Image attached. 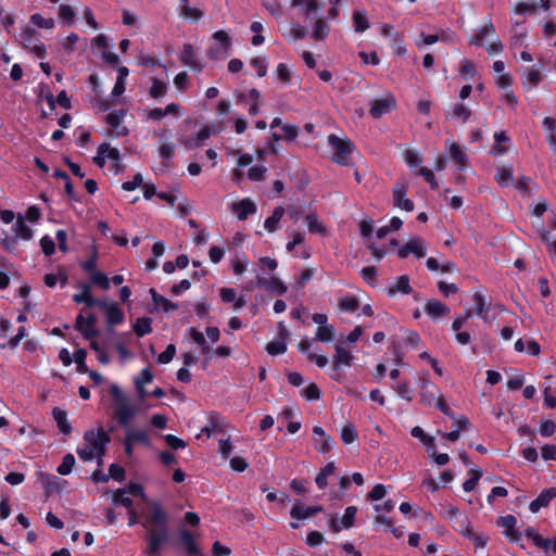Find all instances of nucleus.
<instances>
[{"mask_svg":"<svg viewBox=\"0 0 556 556\" xmlns=\"http://www.w3.org/2000/svg\"><path fill=\"white\" fill-rule=\"evenodd\" d=\"M328 144L333 151V162L343 166L352 165V153L355 147L349 138L331 134L328 136Z\"/></svg>","mask_w":556,"mask_h":556,"instance_id":"7ed1b4c3","label":"nucleus"},{"mask_svg":"<svg viewBox=\"0 0 556 556\" xmlns=\"http://www.w3.org/2000/svg\"><path fill=\"white\" fill-rule=\"evenodd\" d=\"M75 329L79 331L85 339L90 340L94 338L98 334V331L94 326L89 325L87 321H85V317L83 314H79L76 317L75 321Z\"/></svg>","mask_w":556,"mask_h":556,"instance_id":"6ab92c4d","label":"nucleus"},{"mask_svg":"<svg viewBox=\"0 0 556 556\" xmlns=\"http://www.w3.org/2000/svg\"><path fill=\"white\" fill-rule=\"evenodd\" d=\"M496 181L501 186H508L513 181V170L509 167H501L495 175Z\"/></svg>","mask_w":556,"mask_h":556,"instance_id":"09e8293b","label":"nucleus"},{"mask_svg":"<svg viewBox=\"0 0 556 556\" xmlns=\"http://www.w3.org/2000/svg\"><path fill=\"white\" fill-rule=\"evenodd\" d=\"M151 328V319L150 318H139L134 324V331L138 337H143L147 333H150Z\"/></svg>","mask_w":556,"mask_h":556,"instance_id":"49530a36","label":"nucleus"},{"mask_svg":"<svg viewBox=\"0 0 556 556\" xmlns=\"http://www.w3.org/2000/svg\"><path fill=\"white\" fill-rule=\"evenodd\" d=\"M223 419L219 415L213 414L208 419V424L202 428L201 433H205L207 437L219 433L223 431Z\"/></svg>","mask_w":556,"mask_h":556,"instance_id":"5701e85b","label":"nucleus"},{"mask_svg":"<svg viewBox=\"0 0 556 556\" xmlns=\"http://www.w3.org/2000/svg\"><path fill=\"white\" fill-rule=\"evenodd\" d=\"M20 42L24 48L30 50L37 56L43 58L46 55V47L39 42L34 29L28 27L23 29L20 36Z\"/></svg>","mask_w":556,"mask_h":556,"instance_id":"20e7f679","label":"nucleus"},{"mask_svg":"<svg viewBox=\"0 0 556 556\" xmlns=\"http://www.w3.org/2000/svg\"><path fill=\"white\" fill-rule=\"evenodd\" d=\"M109 442L110 437L103 429L87 431L84 435V445L77 448V454L84 462H90L97 457L98 466H102Z\"/></svg>","mask_w":556,"mask_h":556,"instance_id":"f257e3e1","label":"nucleus"},{"mask_svg":"<svg viewBox=\"0 0 556 556\" xmlns=\"http://www.w3.org/2000/svg\"><path fill=\"white\" fill-rule=\"evenodd\" d=\"M287 350V345L285 340H275L266 345V351L270 355H278L285 353Z\"/></svg>","mask_w":556,"mask_h":556,"instance_id":"5fc2aeb1","label":"nucleus"},{"mask_svg":"<svg viewBox=\"0 0 556 556\" xmlns=\"http://www.w3.org/2000/svg\"><path fill=\"white\" fill-rule=\"evenodd\" d=\"M329 34V26L323 18H318L314 25L313 37L315 40H324Z\"/></svg>","mask_w":556,"mask_h":556,"instance_id":"37998d69","label":"nucleus"},{"mask_svg":"<svg viewBox=\"0 0 556 556\" xmlns=\"http://www.w3.org/2000/svg\"><path fill=\"white\" fill-rule=\"evenodd\" d=\"M305 222L309 232L323 235L326 232L325 226L318 220L315 214H308L305 216Z\"/></svg>","mask_w":556,"mask_h":556,"instance_id":"ea45409f","label":"nucleus"},{"mask_svg":"<svg viewBox=\"0 0 556 556\" xmlns=\"http://www.w3.org/2000/svg\"><path fill=\"white\" fill-rule=\"evenodd\" d=\"M334 470H336V465H334V463L330 462L316 476L315 482L319 489H325L327 486V478L329 476H332L334 473Z\"/></svg>","mask_w":556,"mask_h":556,"instance_id":"e433bc0d","label":"nucleus"},{"mask_svg":"<svg viewBox=\"0 0 556 556\" xmlns=\"http://www.w3.org/2000/svg\"><path fill=\"white\" fill-rule=\"evenodd\" d=\"M52 415L58 425L59 430L64 434H70L72 431V426L67 420L66 412L59 407H55L52 410Z\"/></svg>","mask_w":556,"mask_h":556,"instance_id":"aec40b11","label":"nucleus"},{"mask_svg":"<svg viewBox=\"0 0 556 556\" xmlns=\"http://www.w3.org/2000/svg\"><path fill=\"white\" fill-rule=\"evenodd\" d=\"M13 231L17 239L30 240L33 238V230L25 224L22 216H17Z\"/></svg>","mask_w":556,"mask_h":556,"instance_id":"393cba45","label":"nucleus"},{"mask_svg":"<svg viewBox=\"0 0 556 556\" xmlns=\"http://www.w3.org/2000/svg\"><path fill=\"white\" fill-rule=\"evenodd\" d=\"M176 354V348L174 344H168L164 352H162L159 357L157 362L160 364H167L169 363Z\"/></svg>","mask_w":556,"mask_h":556,"instance_id":"69168bd1","label":"nucleus"},{"mask_svg":"<svg viewBox=\"0 0 556 556\" xmlns=\"http://www.w3.org/2000/svg\"><path fill=\"white\" fill-rule=\"evenodd\" d=\"M495 29L492 23L484 25L471 39L470 45L481 46L483 40L494 35Z\"/></svg>","mask_w":556,"mask_h":556,"instance_id":"c9c22d12","label":"nucleus"},{"mask_svg":"<svg viewBox=\"0 0 556 556\" xmlns=\"http://www.w3.org/2000/svg\"><path fill=\"white\" fill-rule=\"evenodd\" d=\"M136 414V408L128 401L116 404V417L122 426L127 427Z\"/></svg>","mask_w":556,"mask_h":556,"instance_id":"9b49d317","label":"nucleus"},{"mask_svg":"<svg viewBox=\"0 0 556 556\" xmlns=\"http://www.w3.org/2000/svg\"><path fill=\"white\" fill-rule=\"evenodd\" d=\"M189 332H190V336H191L192 340L197 344L201 345L203 353L206 354L210 351V348L206 344V340L204 338V334L202 332L198 331L194 328H190Z\"/></svg>","mask_w":556,"mask_h":556,"instance_id":"680f3d73","label":"nucleus"},{"mask_svg":"<svg viewBox=\"0 0 556 556\" xmlns=\"http://www.w3.org/2000/svg\"><path fill=\"white\" fill-rule=\"evenodd\" d=\"M410 434L414 438L419 439L427 447L430 448L433 446L434 439L432 437L427 435L419 426L414 427L410 431Z\"/></svg>","mask_w":556,"mask_h":556,"instance_id":"864d4df0","label":"nucleus"},{"mask_svg":"<svg viewBox=\"0 0 556 556\" xmlns=\"http://www.w3.org/2000/svg\"><path fill=\"white\" fill-rule=\"evenodd\" d=\"M425 312L433 319L446 316L450 314V308L438 300H430L425 306Z\"/></svg>","mask_w":556,"mask_h":556,"instance_id":"dca6fc26","label":"nucleus"},{"mask_svg":"<svg viewBox=\"0 0 556 556\" xmlns=\"http://www.w3.org/2000/svg\"><path fill=\"white\" fill-rule=\"evenodd\" d=\"M100 153L105 155V159H109L112 161V170L117 174L122 170L121 165V154L118 149L113 148L110 146V143H102L100 144Z\"/></svg>","mask_w":556,"mask_h":556,"instance_id":"4468645a","label":"nucleus"},{"mask_svg":"<svg viewBox=\"0 0 556 556\" xmlns=\"http://www.w3.org/2000/svg\"><path fill=\"white\" fill-rule=\"evenodd\" d=\"M180 540L188 554L192 555L199 553V548L191 532L186 529H181Z\"/></svg>","mask_w":556,"mask_h":556,"instance_id":"2f4dec72","label":"nucleus"},{"mask_svg":"<svg viewBox=\"0 0 556 556\" xmlns=\"http://www.w3.org/2000/svg\"><path fill=\"white\" fill-rule=\"evenodd\" d=\"M213 39L222 48L223 56H227L231 47V39L225 30H217L213 34Z\"/></svg>","mask_w":556,"mask_h":556,"instance_id":"bb28decb","label":"nucleus"},{"mask_svg":"<svg viewBox=\"0 0 556 556\" xmlns=\"http://www.w3.org/2000/svg\"><path fill=\"white\" fill-rule=\"evenodd\" d=\"M469 475H470V478L463 483V489L466 492H470L476 488L479 479L482 476V470L478 469V468H473V469H470Z\"/></svg>","mask_w":556,"mask_h":556,"instance_id":"c03bdc74","label":"nucleus"},{"mask_svg":"<svg viewBox=\"0 0 556 556\" xmlns=\"http://www.w3.org/2000/svg\"><path fill=\"white\" fill-rule=\"evenodd\" d=\"M285 214V208L278 206L274 210L273 215L266 218L264 227L267 231L274 232L278 228V224Z\"/></svg>","mask_w":556,"mask_h":556,"instance_id":"473e14b6","label":"nucleus"},{"mask_svg":"<svg viewBox=\"0 0 556 556\" xmlns=\"http://www.w3.org/2000/svg\"><path fill=\"white\" fill-rule=\"evenodd\" d=\"M151 81L152 86L149 90L150 97L153 99L162 98L167 91V85L155 77L151 78Z\"/></svg>","mask_w":556,"mask_h":556,"instance_id":"58836bf2","label":"nucleus"},{"mask_svg":"<svg viewBox=\"0 0 556 556\" xmlns=\"http://www.w3.org/2000/svg\"><path fill=\"white\" fill-rule=\"evenodd\" d=\"M341 440L344 444H351L357 439V432L353 425L348 424L341 429Z\"/></svg>","mask_w":556,"mask_h":556,"instance_id":"de8ad7c7","label":"nucleus"},{"mask_svg":"<svg viewBox=\"0 0 556 556\" xmlns=\"http://www.w3.org/2000/svg\"><path fill=\"white\" fill-rule=\"evenodd\" d=\"M396 106L395 98L391 94H388L384 98L376 99L371 101L370 104V114L374 118H379L383 114H387L394 110Z\"/></svg>","mask_w":556,"mask_h":556,"instance_id":"39448f33","label":"nucleus"},{"mask_svg":"<svg viewBox=\"0 0 556 556\" xmlns=\"http://www.w3.org/2000/svg\"><path fill=\"white\" fill-rule=\"evenodd\" d=\"M525 534L527 538L533 541V543L543 549H547V544L545 543L546 540L543 539L533 528H528L525 531Z\"/></svg>","mask_w":556,"mask_h":556,"instance_id":"4d7b16f0","label":"nucleus"},{"mask_svg":"<svg viewBox=\"0 0 556 556\" xmlns=\"http://www.w3.org/2000/svg\"><path fill=\"white\" fill-rule=\"evenodd\" d=\"M353 358L352 352L345 349L341 343L336 346V354L333 356L334 367L341 365L351 366Z\"/></svg>","mask_w":556,"mask_h":556,"instance_id":"f3484780","label":"nucleus"},{"mask_svg":"<svg viewBox=\"0 0 556 556\" xmlns=\"http://www.w3.org/2000/svg\"><path fill=\"white\" fill-rule=\"evenodd\" d=\"M150 293L152 295L153 304L156 308H161L164 312L175 311L178 308V305L169 301L168 299L157 294L154 289H150Z\"/></svg>","mask_w":556,"mask_h":556,"instance_id":"b1692460","label":"nucleus"},{"mask_svg":"<svg viewBox=\"0 0 556 556\" xmlns=\"http://www.w3.org/2000/svg\"><path fill=\"white\" fill-rule=\"evenodd\" d=\"M359 302L354 296H345L340 300L339 307L345 312H354L358 308Z\"/></svg>","mask_w":556,"mask_h":556,"instance_id":"13d9d810","label":"nucleus"},{"mask_svg":"<svg viewBox=\"0 0 556 556\" xmlns=\"http://www.w3.org/2000/svg\"><path fill=\"white\" fill-rule=\"evenodd\" d=\"M124 111H113L106 115V123L114 128V130L111 131L112 136L122 137L127 135V128L119 127L124 118Z\"/></svg>","mask_w":556,"mask_h":556,"instance_id":"f8f14e48","label":"nucleus"},{"mask_svg":"<svg viewBox=\"0 0 556 556\" xmlns=\"http://www.w3.org/2000/svg\"><path fill=\"white\" fill-rule=\"evenodd\" d=\"M153 380V375L149 368H144L140 376L136 378L135 383L138 390L139 396L143 399L146 396L144 386Z\"/></svg>","mask_w":556,"mask_h":556,"instance_id":"cd10ccee","label":"nucleus"},{"mask_svg":"<svg viewBox=\"0 0 556 556\" xmlns=\"http://www.w3.org/2000/svg\"><path fill=\"white\" fill-rule=\"evenodd\" d=\"M418 175L424 177V179L430 184L432 189H437L439 187L433 172L428 167H420Z\"/></svg>","mask_w":556,"mask_h":556,"instance_id":"338daca9","label":"nucleus"},{"mask_svg":"<svg viewBox=\"0 0 556 556\" xmlns=\"http://www.w3.org/2000/svg\"><path fill=\"white\" fill-rule=\"evenodd\" d=\"M448 151L451 157L454 160L456 165L460 170H463L467 165V155L466 153L459 148V146L455 142L448 143Z\"/></svg>","mask_w":556,"mask_h":556,"instance_id":"4be33fe9","label":"nucleus"},{"mask_svg":"<svg viewBox=\"0 0 556 556\" xmlns=\"http://www.w3.org/2000/svg\"><path fill=\"white\" fill-rule=\"evenodd\" d=\"M470 110L464 104H456L453 109L452 116L454 118H460L464 123L470 117Z\"/></svg>","mask_w":556,"mask_h":556,"instance_id":"e2e57ef3","label":"nucleus"},{"mask_svg":"<svg viewBox=\"0 0 556 556\" xmlns=\"http://www.w3.org/2000/svg\"><path fill=\"white\" fill-rule=\"evenodd\" d=\"M104 313L106 316L108 324L110 326L117 325V324L122 323L124 319V313L117 306L116 303H112V305H110Z\"/></svg>","mask_w":556,"mask_h":556,"instance_id":"c85d7f7f","label":"nucleus"},{"mask_svg":"<svg viewBox=\"0 0 556 556\" xmlns=\"http://www.w3.org/2000/svg\"><path fill=\"white\" fill-rule=\"evenodd\" d=\"M266 167L254 166L248 172V177L253 181H263L265 179Z\"/></svg>","mask_w":556,"mask_h":556,"instance_id":"0e129e2a","label":"nucleus"},{"mask_svg":"<svg viewBox=\"0 0 556 556\" xmlns=\"http://www.w3.org/2000/svg\"><path fill=\"white\" fill-rule=\"evenodd\" d=\"M152 513L149 520L154 526H164L167 521V514L163 510L160 504H152Z\"/></svg>","mask_w":556,"mask_h":556,"instance_id":"7c9ffc66","label":"nucleus"},{"mask_svg":"<svg viewBox=\"0 0 556 556\" xmlns=\"http://www.w3.org/2000/svg\"><path fill=\"white\" fill-rule=\"evenodd\" d=\"M472 299H473V302L476 303L475 314L482 317L484 320H488V316H486V314H484L485 299H484L483 294L476 292L473 294Z\"/></svg>","mask_w":556,"mask_h":556,"instance_id":"603ef678","label":"nucleus"},{"mask_svg":"<svg viewBox=\"0 0 556 556\" xmlns=\"http://www.w3.org/2000/svg\"><path fill=\"white\" fill-rule=\"evenodd\" d=\"M30 21L36 26H38L40 28H46V29H50L54 25V21L52 18H45L43 16H41L40 14H37V13L33 14L30 16Z\"/></svg>","mask_w":556,"mask_h":556,"instance_id":"bf43d9fd","label":"nucleus"},{"mask_svg":"<svg viewBox=\"0 0 556 556\" xmlns=\"http://www.w3.org/2000/svg\"><path fill=\"white\" fill-rule=\"evenodd\" d=\"M181 15L185 18L198 21L203 16V13L200 9L189 7L188 3H181Z\"/></svg>","mask_w":556,"mask_h":556,"instance_id":"3c124183","label":"nucleus"},{"mask_svg":"<svg viewBox=\"0 0 556 556\" xmlns=\"http://www.w3.org/2000/svg\"><path fill=\"white\" fill-rule=\"evenodd\" d=\"M38 480L45 488L47 496L59 490L56 478L52 475L40 472Z\"/></svg>","mask_w":556,"mask_h":556,"instance_id":"c756f323","label":"nucleus"},{"mask_svg":"<svg viewBox=\"0 0 556 556\" xmlns=\"http://www.w3.org/2000/svg\"><path fill=\"white\" fill-rule=\"evenodd\" d=\"M323 510L321 506L304 507L295 504L290 511V516L294 519H306Z\"/></svg>","mask_w":556,"mask_h":556,"instance_id":"a211bd4d","label":"nucleus"},{"mask_svg":"<svg viewBox=\"0 0 556 556\" xmlns=\"http://www.w3.org/2000/svg\"><path fill=\"white\" fill-rule=\"evenodd\" d=\"M542 80V75L539 71L533 68H528L525 77H523V85L527 87H535L538 86Z\"/></svg>","mask_w":556,"mask_h":556,"instance_id":"a18cd8bd","label":"nucleus"},{"mask_svg":"<svg viewBox=\"0 0 556 556\" xmlns=\"http://www.w3.org/2000/svg\"><path fill=\"white\" fill-rule=\"evenodd\" d=\"M397 292L403 294H408L412 292V288L409 285V278L407 275L400 276L395 283L388 289V295L393 296Z\"/></svg>","mask_w":556,"mask_h":556,"instance_id":"412c9836","label":"nucleus"},{"mask_svg":"<svg viewBox=\"0 0 556 556\" xmlns=\"http://www.w3.org/2000/svg\"><path fill=\"white\" fill-rule=\"evenodd\" d=\"M73 300L76 303H86L88 306H93L96 300L92 298L90 287L88 285L81 286V293L74 294Z\"/></svg>","mask_w":556,"mask_h":556,"instance_id":"a19ab883","label":"nucleus"},{"mask_svg":"<svg viewBox=\"0 0 556 556\" xmlns=\"http://www.w3.org/2000/svg\"><path fill=\"white\" fill-rule=\"evenodd\" d=\"M420 400L425 405L431 406L433 404L446 416L455 418V414L445 403L443 395L438 387L432 383L427 375L419 378Z\"/></svg>","mask_w":556,"mask_h":556,"instance_id":"f03ea898","label":"nucleus"},{"mask_svg":"<svg viewBox=\"0 0 556 556\" xmlns=\"http://www.w3.org/2000/svg\"><path fill=\"white\" fill-rule=\"evenodd\" d=\"M165 533L152 531L149 538V553H156L165 540Z\"/></svg>","mask_w":556,"mask_h":556,"instance_id":"79ce46f5","label":"nucleus"},{"mask_svg":"<svg viewBox=\"0 0 556 556\" xmlns=\"http://www.w3.org/2000/svg\"><path fill=\"white\" fill-rule=\"evenodd\" d=\"M125 437L130 442H132L134 444L141 443V444H144V445H150L149 433L146 430L128 429L126 431V435Z\"/></svg>","mask_w":556,"mask_h":556,"instance_id":"72a5a7b5","label":"nucleus"},{"mask_svg":"<svg viewBox=\"0 0 556 556\" xmlns=\"http://www.w3.org/2000/svg\"><path fill=\"white\" fill-rule=\"evenodd\" d=\"M257 283L262 285V286H266V287L275 290L279 294H283L287 291V287L277 277H271L269 279H266L264 277H257Z\"/></svg>","mask_w":556,"mask_h":556,"instance_id":"f704fd0d","label":"nucleus"},{"mask_svg":"<svg viewBox=\"0 0 556 556\" xmlns=\"http://www.w3.org/2000/svg\"><path fill=\"white\" fill-rule=\"evenodd\" d=\"M497 525L504 529L505 536L511 541L517 542L520 540V533L515 529L517 519L513 515H506L497 520Z\"/></svg>","mask_w":556,"mask_h":556,"instance_id":"1a4fd4ad","label":"nucleus"},{"mask_svg":"<svg viewBox=\"0 0 556 556\" xmlns=\"http://www.w3.org/2000/svg\"><path fill=\"white\" fill-rule=\"evenodd\" d=\"M91 280L99 285L102 289L108 290L110 288V280L108 276L101 271H94L90 275Z\"/></svg>","mask_w":556,"mask_h":556,"instance_id":"774afa93","label":"nucleus"},{"mask_svg":"<svg viewBox=\"0 0 556 556\" xmlns=\"http://www.w3.org/2000/svg\"><path fill=\"white\" fill-rule=\"evenodd\" d=\"M179 60L184 65L190 67L191 70L201 72L203 68V65L198 60L197 51L191 43L184 45Z\"/></svg>","mask_w":556,"mask_h":556,"instance_id":"6e6552de","label":"nucleus"},{"mask_svg":"<svg viewBox=\"0 0 556 556\" xmlns=\"http://www.w3.org/2000/svg\"><path fill=\"white\" fill-rule=\"evenodd\" d=\"M313 433L316 437L314 440L315 448L321 453L327 454L332 447V439L326 434L324 429L319 426L313 428Z\"/></svg>","mask_w":556,"mask_h":556,"instance_id":"9d476101","label":"nucleus"},{"mask_svg":"<svg viewBox=\"0 0 556 556\" xmlns=\"http://www.w3.org/2000/svg\"><path fill=\"white\" fill-rule=\"evenodd\" d=\"M407 182L402 181L397 182L394 186L393 189V199H394V205L401 210H404L406 212H412L414 210V203L409 199H407L406 191H407Z\"/></svg>","mask_w":556,"mask_h":556,"instance_id":"423d86ee","label":"nucleus"},{"mask_svg":"<svg viewBox=\"0 0 556 556\" xmlns=\"http://www.w3.org/2000/svg\"><path fill=\"white\" fill-rule=\"evenodd\" d=\"M410 253L415 254L419 258L426 255V245L422 238H413L399 250V256L401 258L407 257Z\"/></svg>","mask_w":556,"mask_h":556,"instance_id":"0eeeda50","label":"nucleus"},{"mask_svg":"<svg viewBox=\"0 0 556 556\" xmlns=\"http://www.w3.org/2000/svg\"><path fill=\"white\" fill-rule=\"evenodd\" d=\"M281 130H282V138L285 140H289V141H292L294 140L298 135H299V127L295 126V125H292V124H285L282 127H281Z\"/></svg>","mask_w":556,"mask_h":556,"instance_id":"052dcab7","label":"nucleus"},{"mask_svg":"<svg viewBox=\"0 0 556 556\" xmlns=\"http://www.w3.org/2000/svg\"><path fill=\"white\" fill-rule=\"evenodd\" d=\"M352 20H353L354 30L356 33H363L369 28V22L367 20L366 11L355 10L353 12Z\"/></svg>","mask_w":556,"mask_h":556,"instance_id":"a878e982","label":"nucleus"},{"mask_svg":"<svg viewBox=\"0 0 556 556\" xmlns=\"http://www.w3.org/2000/svg\"><path fill=\"white\" fill-rule=\"evenodd\" d=\"M231 210L237 214L240 220H244L249 215L256 212V205L252 200L243 199L239 202L232 203Z\"/></svg>","mask_w":556,"mask_h":556,"instance_id":"ddd939ff","label":"nucleus"},{"mask_svg":"<svg viewBox=\"0 0 556 556\" xmlns=\"http://www.w3.org/2000/svg\"><path fill=\"white\" fill-rule=\"evenodd\" d=\"M357 513L356 506H349L346 507L344 515L341 519V525L343 528H351L354 525V519Z\"/></svg>","mask_w":556,"mask_h":556,"instance_id":"6e6d98bb","label":"nucleus"},{"mask_svg":"<svg viewBox=\"0 0 556 556\" xmlns=\"http://www.w3.org/2000/svg\"><path fill=\"white\" fill-rule=\"evenodd\" d=\"M75 465V457L73 454H66L63 459H62V463L61 465L58 467L56 471L60 475H68L73 467Z\"/></svg>","mask_w":556,"mask_h":556,"instance_id":"8fccbe9b","label":"nucleus"},{"mask_svg":"<svg viewBox=\"0 0 556 556\" xmlns=\"http://www.w3.org/2000/svg\"><path fill=\"white\" fill-rule=\"evenodd\" d=\"M334 328L331 325L318 327L315 333V339L320 342H330L334 339Z\"/></svg>","mask_w":556,"mask_h":556,"instance_id":"4c0bfd02","label":"nucleus"},{"mask_svg":"<svg viewBox=\"0 0 556 556\" xmlns=\"http://www.w3.org/2000/svg\"><path fill=\"white\" fill-rule=\"evenodd\" d=\"M555 496L556 489L551 488L548 490H545L530 503L529 509L532 513H538L542 507H546Z\"/></svg>","mask_w":556,"mask_h":556,"instance_id":"2eb2a0df","label":"nucleus"}]
</instances>
